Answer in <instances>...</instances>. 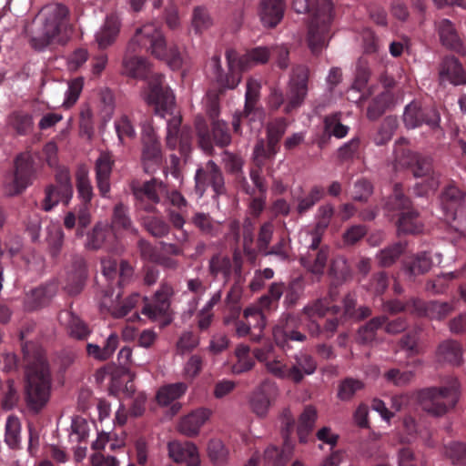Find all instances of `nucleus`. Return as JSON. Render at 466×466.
Segmentation results:
<instances>
[{"instance_id": "22", "label": "nucleus", "mask_w": 466, "mask_h": 466, "mask_svg": "<svg viewBox=\"0 0 466 466\" xmlns=\"http://www.w3.org/2000/svg\"><path fill=\"white\" fill-rule=\"evenodd\" d=\"M166 199L177 208H168L167 212L169 222L175 228L181 230V236L177 238V240L181 242L186 241L187 239V234L183 230V227L186 223L185 218L187 216V201L184 196L177 190L171 192L167 190Z\"/></svg>"}, {"instance_id": "42", "label": "nucleus", "mask_w": 466, "mask_h": 466, "mask_svg": "<svg viewBox=\"0 0 466 466\" xmlns=\"http://www.w3.org/2000/svg\"><path fill=\"white\" fill-rule=\"evenodd\" d=\"M328 258L329 248L322 247L320 250L308 251L300 258V263L309 271L319 275L324 271Z\"/></svg>"}, {"instance_id": "1", "label": "nucleus", "mask_w": 466, "mask_h": 466, "mask_svg": "<svg viewBox=\"0 0 466 466\" xmlns=\"http://www.w3.org/2000/svg\"><path fill=\"white\" fill-rule=\"evenodd\" d=\"M142 50L166 61L172 69H178L181 66V52L177 46H167L158 24L147 23L137 28L122 62L124 75L147 81V101L155 106V113L162 117L166 115L172 116L175 96L169 87L163 85L164 76L152 73L148 61L136 54Z\"/></svg>"}, {"instance_id": "12", "label": "nucleus", "mask_w": 466, "mask_h": 466, "mask_svg": "<svg viewBox=\"0 0 466 466\" xmlns=\"http://www.w3.org/2000/svg\"><path fill=\"white\" fill-rule=\"evenodd\" d=\"M55 182V184L47 185L45 188V198L41 202V208L46 212L51 211L60 202L67 206L73 197L74 190L68 168L57 169Z\"/></svg>"}, {"instance_id": "13", "label": "nucleus", "mask_w": 466, "mask_h": 466, "mask_svg": "<svg viewBox=\"0 0 466 466\" xmlns=\"http://www.w3.org/2000/svg\"><path fill=\"white\" fill-rule=\"evenodd\" d=\"M175 295L174 288L167 282H162L150 302H145L142 313L153 320H159L162 327L172 321L171 299Z\"/></svg>"}, {"instance_id": "55", "label": "nucleus", "mask_w": 466, "mask_h": 466, "mask_svg": "<svg viewBox=\"0 0 466 466\" xmlns=\"http://www.w3.org/2000/svg\"><path fill=\"white\" fill-rule=\"evenodd\" d=\"M305 290L304 280L301 277L292 279L287 287L284 286V305L287 308H293L297 305Z\"/></svg>"}, {"instance_id": "6", "label": "nucleus", "mask_w": 466, "mask_h": 466, "mask_svg": "<svg viewBox=\"0 0 466 466\" xmlns=\"http://www.w3.org/2000/svg\"><path fill=\"white\" fill-rule=\"evenodd\" d=\"M43 28L39 35L31 36L30 46L38 51L52 44L66 45L70 38V11L61 3H53L42 10Z\"/></svg>"}, {"instance_id": "39", "label": "nucleus", "mask_w": 466, "mask_h": 466, "mask_svg": "<svg viewBox=\"0 0 466 466\" xmlns=\"http://www.w3.org/2000/svg\"><path fill=\"white\" fill-rule=\"evenodd\" d=\"M118 344V335L116 332H111L105 340L103 347L95 343H87L86 353L96 360L106 361L113 356Z\"/></svg>"}, {"instance_id": "58", "label": "nucleus", "mask_w": 466, "mask_h": 466, "mask_svg": "<svg viewBox=\"0 0 466 466\" xmlns=\"http://www.w3.org/2000/svg\"><path fill=\"white\" fill-rule=\"evenodd\" d=\"M324 130L328 137H335L337 138L345 137L350 130L348 126L341 123V113L337 112L329 116H326L323 121Z\"/></svg>"}, {"instance_id": "57", "label": "nucleus", "mask_w": 466, "mask_h": 466, "mask_svg": "<svg viewBox=\"0 0 466 466\" xmlns=\"http://www.w3.org/2000/svg\"><path fill=\"white\" fill-rule=\"evenodd\" d=\"M235 355L237 361L232 366V371L236 374L246 372L254 366V359L250 354V348L248 345L240 344L236 348Z\"/></svg>"}, {"instance_id": "11", "label": "nucleus", "mask_w": 466, "mask_h": 466, "mask_svg": "<svg viewBox=\"0 0 466 466\" xmlns=\"http://www.w3.org/2000/svg\"><path fill=\"white\" fill-rule=\"evenodd\" d=\"M181 123L180 116H172L167 120V147L171 150L178 147L180 155V157L176 154L170 155V165L175 171L179 167L181 157L187 162L192 148L193 130L186 126L181 127Z\"/></svg>"}, {"instance_id": "45", "label": "nucleus", "mask_w": 466, "mask_h": 466, "mask_svg": "<svg viewBox=\"0 0 466 466\" xmlns=\"http://www.w3.org/2000/svg\"><path fill=\"white\" fill-rule=\"evenodd\" d=\"M120 297L121 294L118 292L116 297V300L112 301L108 306V312L115 319L126 317L141 300L138 293H133L124 300H120Z\"/></svg>"}, {"instance_id": "3", "label": "nucleus", "mask_w": 466, "mask_h": 466, "mask_svg": "<svg viewBox=\"0 0 466 466\" xmlns=\"http://www.w3.org/2000/svg\"><path fill=\"white\" fill-rule=\"evenodd\" d=\"M336 295V290L330 289L329 298L317 299L308 303L300 313L287 314L281 318L278 329L283 339L279 343L285 347V343L289 341L304 342L307 339V336L300 331L301 327L310 337H319L322 334V328L319 323V319L324 318L329 311L335 315L340 312L339 306L330 305Z\"/></svg>"}, {"instance_id": "28", "label": "nucleus", "mask_w": 466, "mask_h": 466, "mask_svg": "<svg viewBox=\"0 0 466 466\" xmlns=\"http://www.w3.org/2000/svg\"><path fill=\"white\" fill-rule=\"evenodd\" d=\"M410 303L416 308L417 317H426L436 320L445 319L454 309L452 303L446 301L431 300L425 302L419 299V300H412Z\"/></svg>"}, {"instance_id": "40", "label": "nucleus", "mask_w": 466, "mask_h": 466, "mask_svg": "<svg viewBox=\"0 0 466 466\" xmlns=\"http://www.w3.org/2000/svg\"><path fill=\"white\" fill-rule=\"evenodd\" d=\"M283 294L284 283L273 282L269 285L268 292L260 297L254 307L265 315V312H269L278 308L279 301Z\"/></svg>"}, {"instance_id": "62", "label": "nucleus", "mask_w": 466, "mask_h": 466, "mask_svg": "<svg viewBox=\"0 0 466 466\" xmlns=\"http://www.w3.org/2000/svg\"><path fill=\"white\" fill-rule=\"evenodd\" d=\"M405 247L402 243H394L377 254V260L380 267L388 268L393 265L404 251Z\"/></svg>"}, {"instance_id": "9", "label": "nucleus", "mask_w": 466, "mask_h": 466, "mask_svg": "<svg viewBox=\"0 0 466 466\" xmlns=\"http://www.w3.org/2000/svg\"><path fill=\"white\" fill-rule=\"evenodd\" d=\"M389 211H399L396 222L398 231L404 234H419L423 230L420 214L411 206V201L401 191L400 185H395L393 194L386 202Z\"/></svg>"}, {"instance_id": "17", "label": "nucleus", "mask_w": 466, "mask_h": 466, "mask_svg": "<svg viewBox=\"0 0 466 466\" xmlns=\"http://www.w3.org/2000/svg\"><path fill=\"white\" fill-rule=\"evenodd\" d=\"M36 167L34 156L29 152L19 154L15 160V174L11 194L18 195L35 178Z\"/></svg>"}, {"instance_id": "8", "label": "nucleus", "mask_w": 466, "mask_h": 466, "mask_svg": "<svg viewBox=\"0 0 466 466\" xmlns=\"http://www.w3.org/2000/svg\"><path fill=\"white\" fill-rule=\"evenodd\" d=\"M460 382L456 378H448L440 387H429L419 391L421 407L427 413L441 417L454 409L460 399Z\"/></svg>"}, {"instance_id": "5", "label": "nucleus", "mask_w": 466, "mask_h": 466, "mask_svg": "<svg viewBox=\"0 0 466 466\" xmlns=\"http://www.w3.org/2000/svg\"><path fill=\"white\" fill-rule=\"evenodd\" d=\"M393 153L396 170L409 169L415 177L424 179L414 187L417 196H428L439 187L440 175L434 171L431 158L411 152L406 138L400 137L395 142Z\"/></svg>"}, {"instance_id": "27", "label": "nucleus", "mask_w": 466, "mask_h": 466, "mask_svg": "<svg viewBox=\"0 0 466 466\" xmlns=\"http://www.w3.org/2000/svg\"><path fill=\"white\" fill-rule=\"evenodd\" d=\"M289 366V380L299 383L306 376L313 374L317 370V361L311 355L299 351L295 354Z\"/></svg>"}, {"instance_id": "33", "label": "nucleus", "mask_w": 466, "mask_h": 466, "mask_svg": "<svg viewBox=\"0 0 466 466\" xmlns=\"http://www.w3.org/2000/svg\"><path fill=\"white\" fill-rule=\"evenodd\" d=\"M461 345L453 339L441 342L436 350V359L441 363H448L459 367L463 363Z\"/></svg>"}, {"instance_id": "21", "label": "nucleus", "mask_w": 466, "mask_h": 466, "mask_svg": "<svg viewBox=\"0 0 466 466\" xmlns=\"http://www.w3.org/2000/svg\"><path fill=\"white\" fill-rule=\"evenodd\" d=\"M142 163L146 173H152L162 163L161 145L152 129L146 130L142 137Z\"/></svg>"}, {"instance_id": "53", "label": "nucleus", "mask_w": 466, "mask_h": 466, "mask_svg": "<svg viewBox=\"0 0 466 466\" xmlns=\"http://www.w3.org/2000/svg\"><path fill=\"white\" fill-rule=\"evenodd\" d=\"M76 183L78 198L85 206H89L93 198V187L85 168H79L76 173Z\"/></svg>"}, {"instance_id": "35", "label": "nucleus", "mask_w": 466, "mask_h": 466, "mask_svg": "<svg viewBox=\"0 0 466 466\" xmlns=\"http://www.w3.org/2000/svg\"><path fill=\"white\" fill-rule=\"evenodd\" d=\"M209 416V410L197 409L181 419L178 430L187 437H194L198 434L200 428L208 420Z\"/></svg>"}, {"instance_id": "36", "label": "nucleus", "mask_w": 466, "mask_h": 466, "mask_svg": "<svg viewBox=\"0 0 466 466\" xmlns=\"http://www.w3.org/2000/svg\"><path fill=\"white\" fill-rule=\"evenodd\" d=\"M56 290L57 287L55 283H46L32 289L26 294L25 308L28 310H35L46 306L56 295Z\"/></svg>"}, {"instance_id": "4", "label": "nucleus", "mask_w": 466, "mask_h": 466, "mask_svg": "<svg viewBox=\"0 0 466 466\" xmlns=\"http://www.w3.org/2000/svg\"><path fill=\"white\" fill-rule=\"evenodd\" d=\"M271 56V50L265 46H258L239 55L235 49L226 51L228 72L221 66L219 56H214L209 62V70L212 77L221 90L234 89L241 81L242 73L251 67L265 64Z\"/></svg>"}, {"instance_id": "10", "label": "nucleus", "mask_w": 466, "mask_h": 466, "mask_svg": "<svg viewBox=\"0 0 466 466\" xmlns=\"http://www.w3.org/2000/svg\"><path fill=\"white\" fill-rule=\"evenodd\" d=\"M129 187L136 209L147 213H157V205L162 203L167 194V186L156 177L146 181L134 179Z\"/></svg>"}, {"instance_id": "46", "label": "nucleus", "mask_w": 466, "mask_h": 466, "mask_svg": "<svg viewBox=\"0 0 466 466\" xmlns=\"http://www.w3.org/2000/svg\"><path fill=\"white\" fill-rule=\"evenodd\" d=\"M398 127V120L393 116H386L376 131L370 135V140L376 146L386 145L391 138Z\"/></svg>"}, {"instance_id": "56", "label": "nucleus", "mask_w": 466, "mask_h": 466, "mask_svg": "<svg viewBox=\"0 0 466 466\" xmlns=\"http://www.w3.org/2000/svg\"><path fill=\"white\" fill-rule=\"evenodd\" d=\"M113 231L116 229L132 230V220L128 214V208L119 202L115 205L111 218V225L109 226Z\"/></svg>"}, {"instance_id": "41", "label": "nucleus", "mask_w": 466, "mask_h": 466, "mask_svg": "<svg viewBox=\"0 0 466 466\" xmlns=\"http://www.w3.org/2000/svg\"><path fill=\"white\" fill-rule=\"evenodd\" d=\"M441 81H449L458 85L463 80V69L455 56H445L440 66L439 71Z\"/></svg>"}, {"instance_id": "64", "label": "nucleus", "mask_w": 466, "mask_h": 466, "mask_svg": "<svg viewBox=\"0 0 466 466\" xmlns=\"http://www.w3.org/2000/svg\"><path fill=\"white\" fill-rule=\"evenodd\" d=\"M208 454L210 461L217 466H223L228 459V450L218 439L210 440L208 445Z\"/></svg>"}, {"instance_id": "63", "label": "nucleus", "mask_w": 466, "mask_h": 466, "mask_svg": "<svg viewBox=\"0 0 466 466\" xmlns=\"http://www.w3.org/2000/svg\"><path fill=\"white\" fill-rule=\"evenodd\" d=\"M7 123L18 135H25L32 128L33 119L28 113L15 111L9 115Z\"/></svg>"}, {"instance_id": "44", "label": "nucleus", "mask_w": 466, "mask_h": 466, "mask_svg": "<svg viewBox=\"0 0 466 466\" xmlns=\"http://www.w3.org/2000/svg\"><path fill=\"white\" fill-rule=\"evenodd\" d=\"M280 147L269 144L264 138H259L253 148V165L265 167L268 162L274 160Z\"/></svg>"}, {"instance_id": "43", "label": "nucleus", "mask_w": 466, "mask_h": 466, "mask_svg": "<svg viewBox=\"0 0 466 466\" xmlns=\"http://www.w3.org/2000/svg\"><path fill=\"white\" fill-rule=\"evenodd\" d=\"M422 331V326L416 324L411 329L403 334L397 342L399 350H403L408 356L413 357L420 353V336Z\"/></svg>"}, {"instance_id": "23", "label": "nucleus", "mask_w": 466, "mask_h": 466, "mask_svg": "<svg viewBox=\"0 0 466 466\" xmlns=\"http://www.w3.org/2000/svg\"><path fill=\"white\" fill-rule=\"evenodd\" d=\"M276 395L275 383L264 380L251 394L249 400L251 410L258 417H265Z\"/></svg>"}, {"instance_id": "51", "label": "nucleus", "mask_w": 466, "mask_h": 466, "mask_svg": "<svg viewBox=\"0 0 466 466\" xmlns=\"http://www.w3.org/2000/svg\"><path fill=\"white\" fill-rule=\"evenodd\" d=\"M392 101V96L389 92H382L373 97L367 107V118L375 121L380 118L388 109Z\"/></svg>"}, {"instance_id": "26", "label": "nucleus", "mask_w": 466, "mask_h": 466, "mask_svg": "<svg viewBox=\"0 0 466 466\" xmlns=\"http://www.w3.org/2000/svg\"><path fill=\"white\" fill-rule=\"evenodd\" d=\"M168 456L177 463L199 466L200 459L197 446L190 441H173L167 444Z\"/></svg>"}, {"instance_id": "14", "label": "nucleus", "mask_w": 466, "mask_h": 466, "mask_svg": "<svg viewBox=\"0 0 466 466\" xmlns=\"http://www.w3.org/2000/svg\"><path fill=\"white\" fill-rule=\"evenodd\" d=\"M309 68L304 65L292 67L287 92V101L284 106L286 114L299 107L308 94Z\"/></svg>"}, {"instance_id": "59", "label": "nucleus", "mask_w": 466, "mask_h": 466, "mask_svg": "<svg viewBox=\"0 0 466 466\" xmlns=\"http://www.w3.org/2000/svg\"><path fill=\"white\" fill-rule=\"evenodd\" d=\"M145 229L155 238H163L169 233L168 223L161 217L146 216L142 218Z\"/></svg>"}, {"instance_id": "24", "label": "nucleus", "mask_w": 466, "mask_h": 466, "mask_svg": "<svg viewBox=\"0 0 466 466\" xmlns=\"http://www.w3.org/2000/svg\"><path fill=\"white\" fill-rule=\"evenodd\" d=\"M87 277L86 264L83 257L74 255L71 265L66 272L65 289L69 295L79 294Z\"/></svg>"}, {"instance_id": "60", "label": "nucleus", "mask_w": 466, "mask_h": 466, "mask_svg": "<svg viewBox=\"0 0 466 466\" xmlns=\"http://www.w3.org/2000/svg\"><path fill=\"white\" fill-rule=\"evenodd\" d=\"M387 321V317L378 316L360 327L358 331V339L362 343H370L376 338L377 330Z\"/></svg>"}, {"instance_id": "31", "label": "nucleus", "mask_w": 466, "mask_h": 466, "mask_svg": "<svg viewBox=\"0 0 466 466\" xmlns=\"http://www.w3.org/2000/svg\"><path fill=\"white\" fill-rule=\"evenodd\" d=\"M435 25L440 41L443 46L458 53L464 50L462 39L451 20L442 18Z\"/></svg>"}, {"instance_id": "2", "label": "nucleus", "mask_w": 466, "mask_h": 466, "mask_svg": "<svg viewBox=\"0 0 466 466\" xmlns=\"http://www.w3.org/2000/svg\"><path fill=\"white\" fill-rule=\"evenodd\" d=\"M26 332H20L25 368L24 400L27 409L37 414L49 401L52 375L42 347L25 341Z\"/></svg>"}, {"instance_id": "19", "label": "nucleus", "mask_w": 466, "mask_h": 466, "mask_svg": "<svg viewBox=\"0 0 466 466\" xmlns=\"http://www.w3.org/2000/svg\"><path fill=\"white\" fill-rule=\"evenodd\" d=\"M195 180L196 189L201 195L208 186H211L217 195L226 192L222 171L212 160L208 161L205 167H199L197 170Z\"/></svg>"}, {"instance_id": "32", "label": "nucleus", "mask_w": 466, "mask_h": 466, "mask_svg": "<svg viewBox=\"0 0 466 466\" xmlns=\"http://www.w3.org/2000/svg\"><path fill=\"white\" fill-rule=\"evenodd\" d=\"M121 22L116 14L107 15L103 25L96 34L98 48L104 50L112 46L119 35Z\"/></svg>"}, {"instance_id": "15", "label": "nucleus", "mask_w": 466, "mask_h": 466, "mask_svg": "<svg viewBox=\"0 0 466 466\" xmlns=\"http://www.w3.org/2000/svg\"><path fill=\"white\" fill-rule=\"evenodd\" d=\"M440 121V114L433 106H422L420 102L412 101L405 107L403 122L408 128H416L425 124L435 129L439 127Z\"/></svg>"}, {"instance_id": "54", "label": "nucleus", "mask_w": 466, "mask_h": 466, "mask_svg": "<svg viewBox=\"0 0 466 466\" xmlns=\"http://www.w3.org/2000/svg\"><path fill=\"white\" fill-rule=\"evenodd\" d=\"M356 304L355 294L349 293L345 296L343 299V317L345 319L360 320L371 315V309L369 307L356 309Z\"/></svg>"}, {"instance_id": "47", "label": "nucleus", "mask_w": 466, "mask_h": 466, "mask_svg": "<svg viewBox=\"0 0 466 466\" xmlns=\"http://www.w3.org/2000/svg\"><path fill=\"white\" fill-rule=\"evenodd\" d=\"M325 195V190L320 186H314L305 196L296 198L297 206L295 211L299 216H303L320 201Z\"/></svg>"}, {"instance_id": "25", "label": "nucleus", "mask_w": 466, "mask_h": 466, "mask_svg": "<svg viewBox=\"0 0 466 466\" xmlns=\"http://www.w3.org/2000/svg\"><path fill=\"white\" fill-rule=\"evenodd\" d=\"M101 269L107 280L116 279L118 287L127 284L134 274L133 267L127 260H121L118 265L117 261L110 257L101 259Z\"/></svg>"}, {"instance_id": "61", "label": "nucleus", "mask_w": 466, "mask_h": 466, "mask_svg": "<svg viewBox=\"0 0 466 466\" xmlns=\"http://www.w3.org/2000/svg\"><path fill=\"white\" fill-rule=\"evenodd\" d=\"M1 404L5 410H12L19 400V393L15 386L14 380H7L5 382L0 380Z\"/></svg>"}, {"instance_id": "49", "label": "nucleus", "mask_w": 466, "mask_h": 466, "mask_svg": "<svg viewBox=\"0 0 466 466\" xmlns=\"http://www.w3.org/2000/svg\"><path fill=\"white\" fill-rule=\"evenodd\" d=\"M187 390L184 382H177L161 387L157 393V400L160 405L167 406L182 397Z\"/></svg>"}, {"instance_id": "29", "label": "nucleus", "mask_w": 466, "mask_h": 466, "mask_svg": "<svg viewBox=\"0 0 466 466\" xmlns=\"http://www.w3.org/2000/svg\"><path fill=\"white\" fill-rule=\"evenodd\" d=\"M198 138L199 145L205 151L212 149V140L220 147H227L231 142L228 127L224 121H216L213 123L211 136L207 130L200 131L198 133Z\"/></svg>"}, {"instance_id": "18", "label": "nucleus", "mask_w": 466, "mask_h": 466, "mask_svg": "<svg viewBox=\"0 0 466 466\" xmlns=\"http://www.w3.org/2000/svg\"><path fill=\"white\" fill-rule=\"evenodd\" d=\"M86 247L91 250L104 249L118 253L119 241L115 231L106 223L98 222L87 234Z\"/></svg>"}, {"instance_id": "20", "label": "nucleus", "mask_w": 466, "mask_h": 466, "mask_svg": "<svg viewBox=\"0 0 466 466\" xmlns=\"http://www.w3.org/2000/svg\"><path fill=\"white\" fill-rule=\"evenodd\" d=\"M246 322L238 320L234 323L238 337L250 335L253 341H258L262 337L266 326V317L255 307H248L244 310Z\"/></svg>"}, {"instance_id": "37", "label": "nucleus", "mask_w": 466, "mask_h": 466, "mask_svg": "<svg viewBox=\"0 0 466 466\" xmlns=\"http://www.w3.org/2000/svg\"><path fill=\"white\" fill-rule=\"evenodd\" d=\"M263 110L259 106H253L252 110H244L238 114H235L232 120V127L234 133L240 135L242 133L241 125L247 124L250 127V131L253 129H259L262 126Z\"/></svg>"}, {"instance_id": "34", "label": "nucleus", "mask_w": 466, "mask_h": 466, "mask_svg": "<svg viewBox=\"0 0 466 466\" xmlns=\"http://www.w3.org/2000/svg\"><path fill=\"white\" fill-rule=\"evenodd\" d=\"M285 5L283 0H262L259 7V17L262 24L273 28L283 18Z\"/></svg>"}, {"instance_id": "50", "label": "nucleus", "mask_w": 466, "mask_h": 466, "mask_svg": "<svg viewBox=\"0 0 466 466\" xmlns=\"http://www.w3.org/2000/svg\"><path fill=\"white\" fill-rule=\"evenodd\" d=\"M316 420V410L312 406L306 407L299 416L297 428L299 442L306 443L308 441V437L313 430Z\"/></svg>"}, {"instance_id": "48", "label": "nucleus", "mask_w": 466, "mask_h": 466, "mask_svg": "<svg viewBox=\"0 0 466 466\" xmlns=\"http://www.w3.org/2000/svg\"><path fill=\"white\" fill-rule=\"evenodd\" d=\"M66 329L69 336L78 340H85L91 333L88 325L72 311L66 312Z\"/></svg>"}, {"instance_id": "30", "label": "nucleus", "mask_w": 466, "mask_h": 466, "mask_svg": "<svg viewBox=\"0 0 466 466\" xmlns=\"http://www.w3.org/2000/svg\"><path fill=\"white\" fill-rule=\"evenodd\" d=\"M114 160L109 152H102L96 161V182L101 197L107 198Z\"/></svg>"}, {"instance_id": "38", "label": "nucleus", "mask_w": 466, "mask_h": 466, "mask_svg": "<svg viewBox=\"0 0 466 466\" xmlns=\"http://www.w3.org/2000/svg\"><path fill=\"white\" fill-rule=\"evenodd\" d=\"M465 194L455 185H448L441 196V205L447 216L455 218L457 210L464 203Z\"/></svg>"}, {"instance_id": "16", "label": "nucleus", "mask_w": 466, "mask_h": 466, "mask_svg": "<svg viewBox=\"0 0 466 466\" xmlns=\"http://www.w3.org/2000/svg\"><path fill=\"white\" fill-rule=\"evenodd\" d=\"M243 258L239 250L235 249L232 258L228 256L216 254L208 263V271L213 278L222 275L224 283H228L234 275L237 279H241Z\"/></svg>"}, {"instance_id": "7", "label": "nucleus", "mask_w": 466, "mask_h": 466, "mask_svg": "<svg viewBox=\"0 0 466 466\" xmlns=\"http://www.w3.org/2000/svg\"><path fill=\"white\" fill-rule=\"evenodd\" d=\"M294 10L299 14L312 13L309 25L308 43L310 50L318 54L329 41L333 19L330 0H292Z\"/></svg>"}, {"instance_id": "52", "label": "nucleus", "mask_w": 466, "mask_h": 466, "mask_svg": "<svg viewBox=\"0 0 466 466\" xmlns=\"http://www.w3.org/2000/svg\"><path fill=\"white\" fill-rule=\"evenodd\" d=\"M190 222L203 235L216 237L219 233V223L216 222L208 214L196 212L190 218Z\"/></svg>"}]
</instances>
